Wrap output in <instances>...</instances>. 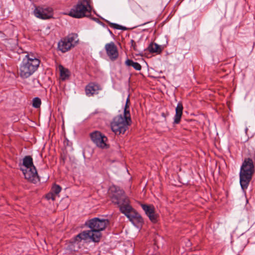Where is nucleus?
Instances as JSON below:
<instances>
[{
  "label": "nucleus",
  "mask_w": 255,
  "mask_h": 255,
  "mask_svg": "<svg viewBox=\"0 0 255 255\" xmlns=\"http://www.w3.org/2000/svg\"><path fill=\"white\" fill-rule=\"evenodd\" d=\"M129 105L130 101L128 98L125 107L124 115H120L115 117L111 123L112 129L117 134H124L131 123Z\"/></svg>",
  "instance_id": "obj_1"
},
{
  "label": "nucleus",
  "mask_w": 255,
  "mask_h": 255,
  "mask_svg": "<svg viewBox=\"0 0 255 255\" xmlns=\"http://www.w3.org/2000/svg\"><path fill=\"white\" fill-rule=\"evenodd\" d=\"M40 63L39 59L32 54H27L19 66L18 74L22 79L27 78L37 70Z\"/></svg>",
  "instance_id": "obj_2"
},
{
  "label": "nucleus",
  "mask_w": 255,
  "mask_h": 255,
  "mask_svg": "<svg viewBox=\"0 0 255 255\" xmlns=\"http://www.w3.org/2000/svg\"><path fill=\"white\" fill-rule=\"evenodd\" d=\"M255 166L252 159L246 158L244 159L240 172V182L243 190L247 189L253 174Z\"/></svg>",
  "instance_id": "obj_3"
},
{
  "label": "nucleus",
  "mask_w": 255,
  "mask_h": 255,
  "mask_svg": "<svg viewBox=\"0 0 255 255\" xmlns=\"http://www.w3.org/2000/svg\"><path fill=\"white\" fill-rule=\"evenodd\" d=\"M92 9L91 0H78L67 14L76 18L88 17L91 15Z\"/></svg>",
  "instance_id": "obj_4"
},
{
  "label": "nucleus",
  "mask_w": 255,
  "mask_h": 255,
  "mask_svg": "<svg viewBox=\"0 0 255 255\" xmlns=\"http://www.w3.org/2000/svg\"><path fill=\"white\" fill-rule=\"evenodd\" d=\"M109 224V221L107 219H100L94 218L88 220L86 225L91 229V232L95 236V239L100 241L102 237L101 231L104 230Z\"/></svg>",
  "instance_id": "obj_5"
},
{
  "label": "nucleus",
  "mask_w": 255,
  "mask_h": 255,
  "mask_svg": "<svg viewBox=\"0 0 255 255\" xmlns=\"http://www.w3.org/2000/svg\"><path fill=\"white\" fill-rule=\"evenodd\" d=\"M109 194L113 203L119 205L120 208L121 206L129 203V200L126 196L125 192L118 187L115 186L111 187Z\"/></svg>",
  "instance_id": "obj_6"
},
{
  "label": "nucleus",
  "mask_w": 255,
  "mask_h": 255,
  "mask_svg": "<svg viewBox=\"0 0 255 255\" xmlns=\"http://www.w3.org/2000/svg\"><path fill=\"white\" fill-rule=\"evenodd\" d=\"M79 39L76 33H71L62 38L58 43V49L62 53H65L74 47L78 43Z\"/></svg>",
  "instance_id": "obj_7"
},
{
  "label": "nucleus",
  "mask_w": 255,
  "mask_h": 255,
  "mask_svg": "<svg viewBox=\"0 0 255 255\" xmlns=\"http://www.w3.org/2000/svg\"><path fill=\"white\" fill-rule=\"evenodd\" d=\"M120 211L133 224H142L143 222L141 216L129 205V203L121 206Z\"/></svg>",
  "instance_id": "obj_8"
},
{
  "label": "nucleus",
  "mask_w": 255,
  "mask_h": 255,
  "mask_svg": "<svg viewBox=\"0 0 255 255\" xmlns=\"http://www.w3.org/2000/svg\"><path fill=\"white\" fill-rule=\"evenodd\" d=\"M90 137L97 146L102 148H107L109 147L107 143V137L100 131H95L91 133Z\"/></svg>",
  "instance_id": "obj_9"
},
{
  "label": "nucleus",
  "mask_w": 255,
  "mask_h": 255,
  "mask_svg": "<svg viewBox=\"0 0 255 255\" xmlns=\"http://www.w3.org/2000/svg\"><path fill=\"white\" fill-rule=\"evenodd\" d=\"M34 15L42 19H49L52 17L53 9L48 6H37L34 10Z\"/></svg>",
  "instance_id": "obj_10"
},
{
  "label": "nucleus",
  "mask_w": 255,
  "mask_h": 255,
  "mask_svg": "<svg viewBox=\"0 0 255 255\" xmlns=\"http://www.w3.org/2000/svg\"><path fill=\"white\" fill-rule=\"evenodd\" d=\"M21 170L23 172L25 178L29 182L35 183L40 180L35 166L27 169L21 168Z\"/></svg>",
  "instance_id": "obj_11"
},
{
  "label": "nucleus",
  "mask_w": 255,
  "mask_h": 255,
  "mask_svg": "<svg viewBox=\"0 0 255 255\" xmlns=\"http://www.w3.org/2000/svg\"><path fill=\"white\" fill-rule=\"evenodd\" d=\"M105 48L107 55L111 60L114 61L118 58V48L114 42L106 44Z\"/></svg>",
  "instance_id": "obj_12"
},
{
  "label": "nucleus",
  "mask_w": 255,
  "mask_h": 255,
  "mask_svg": "<svg viewBox=\"0 0 255 255\" xmlns=\"http://www.w3.org/2000/svg\"><path fill=\"white\" fill-rule=\"evenodd\" d=\"M141 206L149 220L153 223L157 221V215L155 213V208L153 205L141 204Z\"/></svg>",
  "instance_id": "obj_13"
},
{
  "label": "nucleus",
  "mask_w": 255,
  "mask_h": 255,
  "mask_svg": "<svg viewBox=\"0 0 255 255\" xmlns=\"http://www.w3.org/2000/svg\"><path fill=\"white\" fill-rule=\"evenodd\" d=\"M95 236L91 230L84 231L76 236L75 237V241L77 242H80L82 240H87L88 239H90L94 242H99V241H97L96 239H95Z\"/></svg>",
  "instance_id": "obj_14"
},
{
  "label": "nucleus",
  "mask_w": 255,
  "mask_h": 255,
  "mask_svg": "<svg viewBox=\"0 0 255 255\" xmlns=\"http://www.w3.org/2000/svg\"><path fill=\"white\" fill-rule=\"evenodd\" d=\"M100 89V86L94 83H90L85 88L86 94L89 97L93 96L97 94Z\"/></svg>",
  "instance_id": "obj_15"
},
{
  "label": "nucleus",
  "mask_w": 255,
  "mask_h": 255,
  "mask_svg": "<svg viewBox=\"0 0 255 255\" xmlns=\"http://www.w3.org/2000/svg\"><path fill=\"white\" fill-rule=\"evenodd\" d=\"M183 105L181 102H179L176 108V114L174 118V124H178L180 122L183 114Z\"/></svg>",
  "instance_id": "obj_16"
},
{
  "label": "nucleus",
  "mask_w": 255,
  "mask_h": 255,
  "mask_svg": "<svg viewBox=\"0 0 255 255\" xmlns=\"http://www.w3.org/2000/svg\"><path fill=\"white\" fill-rule=\"evenodd\" d=\"M149 51L151 53H160L163 49V47L155 43H151L148 47Z\"/></svg>",
  "instance_id": "obj_17"
},
{
  "label": "nucleus",
  "mask_w": 255,
  "mask_h": 255,
  "mask_svg": "<svg viewBox=\"0 0 255 255\" xmlns=\"http://www.w3.org/2000/svg\"><path fill=\"white\" fill-rule=\"evenodd\" d=\"M23 165L25 169L32 168L34 166L33 163L32 158L30 156H26L23 159Z\"/></svg>",
  "instance_id": "obj_18"
},
{
  "label": "nucleus",
  "mask_w": 255,
  "mask_h": 255,
  "mask_svg": "<svg viewBox=\"0 0 255 255\" xmlns=\"http://www.w3.org/2000/svg\"><path fill=\"white\" fill-rule=\"evenodd\" d=\"M125 64L128 66H132L135 70L140 71L141 69V66L137 62H134L133 60L128 59Z\"/></svg>",
  "instance_id": "obj_19"
},
{
  "label": "nucleus",
  "mask_w": 255,
  "mask_h": 255,
  "mask_svg": "<svg viewBox=\"0 0 255 255\" xmlns=\"http://www.w3.org/2000/svg\"><path fill=\"white\" fill-rule=\"evenodd\" d=\"M58 69L60 71V77L62 80H65L69 76V71L62 65H59Z\"/></svg>",
  "instance_id": "obj_20"
},
{
  "label": "nucleus",
  "mask_w": 255,
  "mask_h": 255,
  "mask_svg": "<svg viewBox=\"0 0 255 255\" xmlns=\"http://www.w3.org/2000/svg\"><path fill=\"white\" fill-rule=\"evenodd\" d=\"M41 104V100L39 98H34L33 99L32 106L35 108H38L40 107Z\"/></svg>",
  "instance_id": "obj_21"
},
{
  "label": "nucleus",
  "mask_w": 255,
  "mask_h": 255,
  "mask_svg": "<svg viewBox=\"0 0 255 255\" xmlns=\"http://www.w3.org/2000/svg\"><path fill=\"white\" fill-rule=\"evenodd\" d=\"M61 191V187L58 185H54L51 191L55 195H58Z\"/></svg>",
  "instance_id": "obj_22"
},
{
  "label": "nucleus",
  "mask_w": 255,
  "mask_h": 255,
  "mask_svg": "<svg viewBox=\"0 0 255 255\" xmlns=\"http://www.w3.org/2000/svg\"><path fill=\"white\" fill-rule=\"evenodd\" d=\"M110 25L111 27H113L115 29H122V30H126V28L125 27H124L123 26H121V25H120L118 24H116V23H111L110 24Z\"/></svg>",
  "instance_id": "obj_23"
},
{
  "label": "nucleus",
  "mask_w": 255,
  "mask_h": 255,
  "mask_svg": "<svg viewBox=\"0 0 255 255\" xmlns=\"http://www.w3.org/2000/svg\"><path fill=\"white\" fill-rule=\"evenodd\" d=\"M55 197L56 195L52 191L46 195V198L47 200L51 199L52 201H54L55 200Z\"/></svg>",
  "instance_id": "obj_24"
},
{
  "label": "nucleus",
  "mask_w": 255,
  "mask_h": 255,
  "mask_svg": "<svg viewBox=\"0 0 255 255\" xmlns=\"http://www.w3.org/2000/svg\"><path fill=\"white\" fill-rule=\"evenodd\" d=\"M130 43L131 46L132 47L133 49L135 51H137L136 45L135 41L133 40H131Z\"/></svg>",
  "instance_id": "obj_25"
},
{
  "label": "nucleus",
  "mask_w": 255,
  "mask_h": 255,
  "mask_svg": "<svg viewBox=\"0 0 255 255\" xmlns=\"http://www.w3.org/2000/svg\"><path fill=\"white\" fill-rule=\"evenodd\" d=\"M162 116H163V117H165L164 113H162Z\"/></svg>",
  "instance_id": "obj_26"
}]
</instances>
